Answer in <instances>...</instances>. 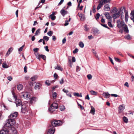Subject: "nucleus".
I'll use <instances>...</instances> for the list:
<instances>
[{
    "label": "nucleus",
    "instance_id": "f257e3e1",
    "mask_svg": "<svg viewBox=\"0 0 134 134\" xmlns=\"http://www.w3.org/2000/svg\"><path fill=\"white\" fill-rule=\"evenodd\" d=\"M15 122L14 120L8 119L7 120L4 126V128L5 129H8L9 132L15 134L16 133V131L14 128Z\"/></svg>",
    "mask_w": 134,
    "mask_h": 134
},
{
    "label": "nucleus",
    "instance_id": "f03ea898",
    "mask_svg": "<svg viewBox=\"0 0 134 134\" xmlns=\"http://www.w3.org/2000/svg\"><path fill=\"white\" fill-rule=\"evenodd\" d=\"M12 93L13 95V97L15 99V103L16 106L18 107L22 105V103L21 100L17 98V96L15 95V93L13 92H12Z\"/></svg>",
    "mask_w": 134,
    "mask_h": 134
},
{
    "label": "nucleus",
    "instance_id": "7ed1b4c3",
    "mask_svg": "<svg viewBox=\"0 0 134 134\" xmlns=\"http://www.w3.org/2000/svg\"><path fill=\"white\" fill-rule=\"evenodd\" d=\"M63 123L60 120H56L53 121L51 122L52 125V127H54L58 126H60Z\"/></svg>",
    "mask_w": 134,
    "mask_h": 134
},
{
    "label": "nucleus",
    "instance_id": "20e7f679",
    "mask_svg": "<svg viewBox=\"0 0 134 134\" xmlns=\"http://www.w3.org/2000/svg\"><path fill=\"white\" fill-rule=\"evenodd\" d=\"M20 96L22 98L28 99L30 97V95L28 92H23L20 93Z\"/></svg>",
    "mask_w": 134,
    "mask_h": 134
},
{
    "label": "nucleus",
    "instance_id": "39448f33",
    "mask_svg": "<svg viewBox=\"0 0 134 134\" xmlns=\"http://www.w3.org/2000/svg\"><path fill=\"white\" fill-rule=\"evenodd\" d=\"M117 26L119 28L125 25V24L124 22L120 20H118L117 21Z\"/></svg>",
    "mask_w": 134,
    "mask_h": 134
},
{
    "label": "nucleus",
    "instance_id": "423d86ee",
    "mask_svg": "<svg viewBox=\"0 0 134 134\" xmlns=\"http://www.w3.org/2000/svg\"><path fill=\"white\" fill-rule=\"evenodd\" d=\"M17 115L18 113L17 112L12 113L9 117V119L14 120L17 117Z\"/></svg>",
    "mask_w": 134,
    "mask_h": 134
},
{
    "label": "nucleus",
    "instance_id": "0eeeda50",
    "mask_svg": "<svg viewBox=\"0 0 134 134\" xmlns=\"http://www.w3.org/2000/svg\"><path fill=\"white\" fill-rule=\"evenodd\" d=\"M54 131V128L53 127H51L49 129L47 134H53Z\"/></svg>",
    "mask_w": 134,
    "mask_h": 134
},
{
    "label": "nucleus",
    "instance_id": "6e6552de",
    "mask_svg": "<svg viewBox=\"0 0 134 134\" xmlns=\"http://www.w3.org/2000/svg\"><path fill=\"white\" fill-rule=\"evenodd\" d=\"M103 9L105 11H109L110 10V8L109 4L105 5L103 7Z\"/></svg>",
    "mask_w": 134,
    "mask_h": 134
},
{
    "label": "nucleus",
    "instance_id": "1a4fd4ad",
    "mask_svg": "<svg viewBox=\"0 0 134 134\" xmlns=\"http://www.w3.org/2000/svg\"><path fill=\"white\" fill-rule=\"evenodd\" d=\"M4 128L0 131L1 134H7L8 133L9 130L8 129L4 130Z\"/></svg>",
    "mask_w": 134,
    "mask_h": 134
},
{
    "label": "nucleus",
    "instance_id": "9d476101",
    "mask_svg": "<svg viewBox=\"0 0 134 134\" xmlns=\"http://www.w3.org/2000/svg\"><path fill=\"white\" fill-rule=\"evenodd\" d=\"M13 47H10L8 49L7 52L5 55V56L6 57H8L13 51Z\"/></svg>",
    "mask_w": 134,
    "mask_h": 134
},
{
    "label": "nucleus",
    "instance_id": "9b49d317",
    "mask_svg": "<svg viewBox=\"0 0 134 134\" xmlns=\"http://www.w3.org/2000/svg\"><path fill=\"white\" fill-rule=\"evenodd\" d=\"M125 107L124 106V105H122L119 107V113H121L125 109Z\"/></svg>",
    "mask_w": 134,
    "mask_h": 134
},
{
    "label": "nucleus",
    "instance_id": "f8f14e48",
    "mask_svg": "<svg viewBox=\"0 0 134 134\" xmlns=\"http://www.w3.org/2000/svg\"><path fill=\"white\" fill-rule=\"evenodd\" d=\"M21 111L23 113H24L26 111V106L25 104H23L21 105Z\"/></svg>",
    "mask_w": 134,
    "mask_h": 134
},
{
    "label": "nucleus",
    "instance_id": "ddd939ff",
    "mask_svg": "<svg viewBox=\"0 0 134 134\" xmlns=\"http://www.w3.org/2000/svg\"><path fill=\"white\" fill-rule=\"evenodd\" d=\"M81 21H84L85 19V15L82 14H80L79 15Z\"/></svg>",
    "mask_w": 134,
    "mask_h": 134
},
{
    "label": "nucleus",
    "instance_id": "4468645a",
    "mask_svg": "<svg viewBox=\"0 0 134 134\" xmlns=\"http://www.w3.org/2000/svg\"><path fill=\"white\" fill-rule=\"evenodd\" d=\"M60 13L63 16H64L65 15L68 13L67 11L65 10L64 9H63L60 11Z\"/></svg>",
    "mask_w": 134,
    "mask_h": 134
},
{
    "label": "nucleus",
    "instance_id": "2eb2a0df",
    "mask_svg": "<svg viewBox=\"0 0 134 134\" xmlns=\"http://www.w3.org/2000/svg\"><path fill=\"white\" fill-rule=\"evenodd\" d=\"M99 2V3L98 5L97 8V10H98L100 9L102 5L104 4L100 0Z\"/></svg>",
    "mask_w": 134,
    "mask_h": 134
},
{
    "label": "nucleus",
    "instance_id": "dca6fc26",
    "mask_svg": "<svg viewBox=\"0 0 134 134\" xmlns=\"http://www.w3.org/2000/svg\"><path fill=\"white\" fill-rule=\"evenodd\" d=\"M122 27L123 28L125 32L126 33L129 32V31L128 29L127 26L125 24Z\"/></svg>",
    "mask_w": 134,
    "mask_h": 134
},
{
    "label": "nucleus",
    "instance_id": "f3484780",
    "mask_svg": "<svg viewBox=\"0 0 134 134\" xmlns=\"http://www.w3.org/2000/svg\"><path fill=\"white\" fill-rule=\"evenodd\" d=\"M37 100V98L35 97H33L31 98L30 99V102L31 103H35Z\"/></svg>",
    "mask_w": 134,
    "mask_h": 134
},
{
    "label": "nucleus",
    "instance_id": "a211bd4d",
    "mask_svg": "<svg viewBox=\"0 0 134 134\" xmlns=\"http://www.w3.org/2000/svg\"><path fill=\"white\" fill-rule=\"evenodd\" d=\"M103 95L105 98H108L109 97L110 94L108 92H104L103 94Z\"/></svg>",
    "mask_w": 134,
    "mask_h": 134
},
{
    "label": "nucleus",
    "instance_id": "6ab92c4d",
    "mask_svg": "<svg viewBox=\"0 0 134 134\" xmlns=\"http://www.w3.org/2000/svg\"><path fill=\"white\" fill-rule=\"evenodd\" d=\"M51 106L54 109H57L58 108V105L57 103L54 102L52 104Z\"/></svg>",
    "mask_w": 134,
    "mask_h": 134
},
{
    "label": "nucleus",
    "instance_id": "aec40b11",
    "mask_svg": "<svg viewBox=\"0 0 134 134\" xmlns=\"http://www.w3.org/2000/svg\"><path fill=\"white\" fill-rule=\"evenodd\" d=\"M120 12H119L117 13H115L113 15V18L114 19H115L118 18L120 16Z\"/></svg>",
    "mask_w": 134,
    "mask_h": 134
},
{
    "label": "nucleus",
    "instance_id": "412c9836",
    "mask_svg": "<svg viewBox=\"0 0 134 134\" xmlns=\"http://www.w3.org/2000/svg\"><path fill=\"white\" fill-rule=\"evenodd\" d=\"M105 15L107 19L109 20H110L111 18L110 14L108 12H106L105 14Z\"/></svg>",
    "mask_w": 134,
    "mask_h": 134
},
{
    "label": "nucleus",
    "instance_id": "4be33fe9",
    "mask_svg": "<svg viewBox=\"0 0 134 134\" xmlns=\"http://www.w3.org/2000/svg\"><path fill=\"white\" fill-rule=\"evenodd\" d=\"M2 67L4 68H8L9 66L7 65L6 62H5L3 63Z\"/></svg>",
    "mask_w": 134,
    "mask_h": 134
},
{
    "label": "nucleus",
    "instance_id": "5701e85b",
    "mask_svg": "<svg viewBox=\"0 0 134 134\" xmlns=\"http://www.w3.org/2000/svg\"><path fill=\"white\" fill-rule=\"evenodd\" d=\"M55 69L61 71H62L63 70V68L61 66H59L58 65H57V66L55 67Z\"/></svg>",
    "mask_w": 134,
    "mask_h": 134
},
{
    "label": "nucleus",
    "instance_id": "b1692460",
    "mask_svg": "<svg viewBox=\"0 0 134 134\" xmlns=\"http://www.w3.org/2000/svg\"><path fill=\"white\" fill-rule=\"evenodd\" d=\"M23 85L21 84L18 85L17 86V88L18 90H21L23 88Z\"/></svg>",
    "mask_w": 134,
    "mask_h": 134
},
{
    "label": "nucleus",
    "instance_id": "393cba45",
    "mask_svg": "<svg viewBox=\"0 0 134 134\" xmlns=\"http://www.w3.org/2000/svg\"><path fill=\"white\" fill-rule=\"evenodd\" d=\"M55 109L51 106H50V107L48 109V110L50 113H52L55 110Z\"/></svg>",
    "mask_w": 134,
    "mask_h": 134
},
{
    "label": "nucleus",
    "instance_id": "a878e982",
    "mask_svg": "<svg viewBox=\"0 0 134 134\" xmlns=\"http://www.w3.org/2000/svg\"><path fill=\"white\" fill-rule=\"evenodd\" d=\"M123 120L125 123H127L128 122V119L126 117L124 116L123 117Z\"/></svg>",
    "mask_w": 134,
    "mask_h": 134
},
{
    "label": "nucleus",
    "instance_id": "bb28decb",
    "mask_svg": "<svg viewBox=\"0 0 134 134\" xmlns=\"http://www.w3.org/2000/svg\"><path fill=\"white\" fill-rule=\"evenodd\" d=\"M60 110L61 111H63L65 110V106L63 105H61L59 106V107Z\"/></svg>",
    "mask_w": 134,
    "mask_h": 134
},
{
    "label": "nucleus",
    "instance_id": "cd10ccee",
    "mask_svg": "<svg viewBox=\"0 0 134 134\" xmlns=\"http://www.w3.org/2000/svg\"><path fill=\"white\" fill-rule=\"evenodd\" d=\"M57 95V94L56 92H53L52 96L54 99H55L56 98Z\"/></svg>",
    "mask_w": 134,
    "mask_h": 134
},
{
    "label": "nucleus",
    "instance_id": "c85d7f7f",
    "mask_svg": "<svg viewBox=\"0 0 134 134\" xmlns=\"http://www.w3.org/2000/svg\"><path fill=\"white\" fill-rule=\"evenodd\" d=\"M104 4L105 3L110 2V1L111 0H100Z\"/></svg>",
    "mask_w": 134,
    "mask_h": 134
},
{
    "label": "nucleus",
    "instance_id": "c756f323",
    "mask_svg": "<svg viewBox=\"0 0 134 134\" xmlns=\"http://www.w3.org/2000/svg\"><path fill=\"white\" fill-rule=\"evenodd\" d=\"M40 29H38L36 31L35 33V36H36L38 35V34H40Z\"/></svg>",
    "mask_w": 134,
    "mask_h": 134
},
{
    "label": "nucleus",
    "instance_id": "7c9ffc66",
    "mask_svg": "<svg viewBox=\"0 0 134 134\" xmlns=\"http://www.w3.org/2000/svg\"><path fill=\"white\" fill-rule=\"evenodd\" d=\"M79 45L80 47L83 48L84 46V44L82 42H80L79 43Z\"/></svg>",
    "mask_w": 134,
    "mask_h": 134
},
{
    "label": "nucleus",
    "instance_id": "2f4dec72",
    "mask_svg": "<svg viewBox=\"0 0 134 134\" xmlns=\"http://www.w3.org/2000/svg\"><path fill=\"white\" fill-rule=\"evenodd\" d=\"M49 17L51 18V19L53 20H54L55 19L56 16L55 15H50Z\"/></svg>",
    "mask_w": 134,
    "mask_h": 134
},
{
    "label": "nucleus",
    "instance_id": "473e14b6",
    "mask_svg": "<svg viewBox=\"0 0 134 134\" xmlns=\"http://www.w3.org/2000/svg\"><path fill=\"white\" fill-rule=\"evenodd\" d=\"M35 88L36 90H39L40 88V85H39L36 84L35 87Z\"/></svg>",
    "mask_w": 134,
    "mask_h": 134
},
{
    "label": "nucleus",
    "instance_id": "72a5a7b5",
    "mask_svg": "<svg viewBox=\"0 0 134 134\" xmlns=\"http://www.w3.org/2000/svg\"><path fill=\"white\" fill-rule=\"evenodd\" d=\"M128 15L127 13H126L125 15V21L127 22L128 21Z\"/></svg>",
    "mask_w": 134,
    "mask_h": 134
},
{
    "label": "nucleus",
    "instance_id": "f704fd0d",
    "mask_svg": "<svg viewBox=\"0 0 134 134\" xmlns=\"http://www.w3.org/2000/svg\"><path fill=\"white\" fill-rule=\"evenodd\" d=\"M125 38L127 40H130L131 39V37L129 34H128L126 36H125Z\"/></svg>",
    "mask_w": 134,
    "mask_h": 134
},
{
    "label": "nucleus",
    "instance_id": "c9c22d12",
    "mask_svg": "<svg viewBox=\"0 0 134 134\" xmlns=\"http://www.w3.org/2000/svg\"><path fill=\"white\" fill-rule=\"evenodd\" d=\"M53 34V31H50L47 32V34L48 36H51Z\"/></svg>",
    "mask_w": 134,
    "mask_h": 134
},
{
    "label": "nucleus",
    "instance_id": "e433bc0d",
    "mask_svg": "<svg viewBox=\"0 0 134 134\" xmlns=\"http://www.w3.org/2000/svg\"><path fill=\"white\" fill-rule=\"evenodd\" d=\"M49 37L47 36H44L43 37V39L44 40H45L47 41L49 39Z\"/></svg>",
    "mask_w": 134,
    "mask_h": 134
},
{
    "label": "nucleus",
    "instance_id": "4c0bfd02",
    "mask_svg": "<svg viewBox=\"0 0 134 134\" xmlns=\"http://www.w3.org/2000/svg\"><path fill=\"white\" fill-rule=\"evenodd\" d=\"M37 78V77L36 76H33L31 78V79L32 81H33L36 80Z\"/></svg>",
    "mask_w": 134,
    "mask_h": 134
},
{
    "label": "nucleus",
    "instance_id": "58836bf2",
    "mask_svg": "<svg viewBox=\"0 0 134 134\" xmlns=\"http://www.w3.org/2000/svg\"><path fill=\"white\" fill-rule=\"evenodd\" d=\"M100 16V14L99 13H98L96 14V16H95V18L97 20L99 19Z\"/></svg>",
    "mask_w": 134,
    "mask_h": 134
},
{
    "label": "nucleus",
    "instance_id": "ea45409f",
    "mask_svg": "<svg viewBox=\"0 0 134 134\" xmlns=\"http://www.w3.org/2000/svg\"><path fill=\"white\" fill-rule=\"evenodd\" d=\"M64 82V79L63 78H62L59 81V83L60 84H63Z\"/></svg>",
    "mask_w": 134,
    "mask_h": 134
},
{
    "label": "nucleus",
    "instance_id": "a19ab883",
    "mask_svg": "<svg viewBox=\"0 0 134 134\" xmlns=\"http://www.w3.org/2000/svg\"><path fill=\"white\" fill-rule=\"evenodd\" d=\"M45 83L48 86H49L50 85V82L48 80H47L46 81Z\"/></svg>",
    "mask_w": 134,
    "mask_h": 134
},
{
    "label": "nucleus",
    "instance_id": "79ce46f5",
    "mask_svg": "<svg viewBox=\"0 0 134 134\" xmlns=\"http://www.w3.org/2000/svg\"><path fill=\"white\" fill-rule=\"evenodd\" d=\"M108 26L110 27H113V25L111 24V22L110 21H109L108 23Z\"/></svg>",
    "mask_w": 134,
    "mask_h": 134
},
{
    "label": "nucleus",
    "instance_id": "37998d69",
    "mask_svg": "<svg viewBox=\"0 0 134 134\" xmlns=\"http://www.w3.org/2000/svg\"><path fill=\"white\" fill-rule=\"evenodd\" d=\"M35 55L36 56H37V58H41V57H42V54H35Z\"/></svg>",
    "mask_w": 134,
    "mask_h": 134
},
{
    "label": "nucleus",
    "instance_id": "c03bdc74",
    "mask_svg": "<svg viewBox=\"0 0 134 134\" xmlns=\"http://www.w3.org/2000/svg\"><path fill=\"white\" fill-rule=\"evenodd\" d=\"M87 77L88 79L89 80L91 79L92 78V75L91 74L88 75H87Z\"/></svg>",
    "mask_w": 134,
    "mask_h": 134
},
{
    "label": "nucleus",
    "instance_id": "a18cd8bd",
    "mask_svg": "<svg viewBox=\"0 0 134 134\" xmlns=\"http://www.w3.org/2000/svg\"><path fill=\"white\" fill-rule=\"evenodd\" d=\"M101 25L103 26V27L106 28H107L108 29H110V28L108 27L107 26V25L106 24H101Z\"/></svg>",
    "mask_w": 134,
    "mask_h": 134
},
{
    "label": "nucleus",
    "instance_id": "49530a36",
    "mask_svg": "<svg viewBox=\"0 0 134 134\" xmlns=\"http://www.w3.org/2000/svg\"><path fill=\"white\" fill-rule=\"evenodd\" d=\"M24 47V45H23L22 46L20 47L19 49V51H22L23 48Z\"/></svg>",
    "mask_w": 134,
    "mask_h": 134
},
{
    "label": "nucleus",
    "instance_id": "de8ad7c7",
    "mask_svg": "<svg viewBox=\"0 0 134 134\" xmlns=\"http://www.w3.org/2000/svg\"><path fill=\"white\" fill-rule=\"evenodd\" d=\"M93 54L94 55L96 56V58H98V59H99V58H98V56L97 54L95 52H93Z\"/></svg>",
    "mask_w": 134,
    "mask_h": 134
},
{
    "label": "nucleus",
    "instance_id": "09e8293b",
    "mask_svg": "<svg viewBox=\"0 0 134 134\" xmlns=\"http://www.w3.org/2000/svg\"><path fill=\"white\" fill-rule=\"evenodd\" d=\"M74 95L75 96H77L78 97H79V94L78 93H74Z\"/></svg>",
    "mask_w": 134,
    "mask_h": 134
},
{
    "label": "nucleus",
    "instance_id": "8fccbe9b",
    "mask_svg": "<svg viewBox=\"0 0 134 134\" xmlns=\"http://www.w3.org/2000/svg\"><path fill=\"white\" fill-rule=\"evenodd\" d=\"M39 49L38 48H36L33 49V51L35 52H37Z\"/></svg>",
    "mask_w": 134,
    "mask_h": 134
},
{
    "label": "nucleus",
    "instance_id": "3c124183",
    "mask_svg": "<svg viewBox=\"0 0 134 134\" xmlns=\"http://www.w3.org/2000/svg\"><path fill=\"white\" fill-rule=\"evenodd\" d=\"M78 52V49L77 48H76L75 49V50L73 51V53L74 54H75L77 52Z\"/></svg>",
    "mask_w": 134,
    "mask_h": 134
},
{
    "label": "nucleus",
    "instance_id": "603ef678",
    "mask_svg": "<svg viewBox=\"0 0 134 134\" xmlns=\"http://www.w3.org/2000/svg\"><path fill=\"white\" fill-rule=\"evenodd\" d=\"M124 86L127 87H129V85L128 83L127 82H126L124 84Z\"/></svg>",
    "mask_w": 134,
    "mask_h": 134
},
{
    "label": "nucleus",
    "instance_id": "864d4df0",
    "mask_svg": "<svg viewBox=\"0 0 134 134\" xmlns=\"http://www.w3.org/2000/svg\"><path fill=\"white\" fill-rule=\"evenodd\" d=\"M80 68L78 66H77L76 67V72H78L80 71Z\"/></svg>",
    "mask_w": 134,
    "mask_h": 134
},
{
    "label": "nucleus",
    "instance_id": "5fc2aeb1",
    "mask_svg": "<svg viewBox=\"0 0 134 134\" xmlns=\"http://www.w3.org/2000/svg\"><path fill=\"white\" fill-rule=\"evenodd\" d=\"M63 91L65 93H68L69 92V91L68 90L66 89L65 88H64L63 90Z\"/></svg>",
    "mask_w": 134,
    "mask_h": 134
},
{
    "label": "nucleus",
    "instance_id": "6e6d98bb",
    "mask_svg": "<svg viewBox=\"0 0 134 134\" xmlns=\"http://www.w3.org/2000/svg\"><path fill=\"white\" fill-rule=\"evenodd\" d=\"M98 94V92H95L94 91H93V95H96Z\"/></svg>",
    "mask_w": 134,
    "mask_h": 134
},
{
    "label": "nucleus",
    "instance_id": "4d7b16f0",
    "mask_svg": "<svg viewBox=\"0 0 134 134\" xmlns=\"http://www.w3.org/2000/svg\"><path fill=\"white\" fill-rule=\"evenodd\" d=\"M59 86L58 85H56L53 86L52 87V89L53 90H54L55 88H58Z\"/></svg>",
    "mask_w": 134,
    "mask_h": 134
},
{
    "label": "nucleus",
    "instance_id": "13d9d810",
    "mask_svg": "<svg viewBox=\"0 0 134 134\" xmlns=\"http://www.w3.org/2000/svg\"><path fill=\"white\" fill-rule=\"evenodd\" d=\"M41 58L44 60H45L46 59V56L44 55H43Z\"/></svg>",
    "mask_w": 134,
    "mask_h": 134
},
{
    "label": "nucleus",
    "instance_id": "bf43d9fd",
    "mask_svg": "<svg viewBox=\"0 0 134 134\" xmlns=\"http://www.w3.org/2000/svg\"><path fill=\"white\" fill-rule=\"evenodd\" d=\"M54 78L55 79H56L58 77V75L56 73H55L54 75Z\"/></svg>",
    "mask_w": 134,
    "mask_h": 134
},
{
    "label": "nucleus",
    "instance_id": "052dcab7",
    "mask_svg": "<svg viewBox=\"0 0 134 134\" xmlns=\"http://www.w3.org/2000/svg\"><path fill=\"white\" fill-rule=\"evenodd\" d=\"M8 79L9 81H11L12 79V77L11 76H9L8 77Z\"/></svg>",
    "mask_w": 134,
    "mask_h": 134
},
{
    "label": "nucleus",
    "instance_id": "680f3d73",
    "mask_svg": "<svg viewBox=\"0 0 134 134\" xmlns=\"http://www.w3.org/2000/svg\"><path fill=\"white\" fill-rule=\"evenodd\" d=\"M44 48L45 50L47 52H49V50L48 48V47L47 46H46L44 47Z\"/></svg>",
    "mask_w": 134,
    "mask_h": 134
},
{
    "label": "nucleus",
    "instance_id": "e2e57ef3",
    "mask_svg": "<svg viewBox=\"0 0 134 134\" xmlns=\"http://www.w3.org/2000/svg\"><path fill=\"white\" fill-rule=\"evenodd\" d=\"M52 40H53L54 41L56 39V38L55 36H52Z\"/></svg>",
    "mask_w": 134,
    "mask_h": 134
},
{
    "label": "nucleus",
    "instance_id": "0e129e2a",
    "mask_svg": "<svg viewBox=\"0 0 134 134\" xmlns=\"http://www.w3.org/2000/svg\"><path fill=\"white\" fill-rule=\"evenodd\" d=\"M64 0H61L60 2L58 3V5H59L61 4L64 2Z\"/></svg>",
    "mask_w": 134,
    "mask_h": 134
},
{
    "label": "nucleus",
    "instance_id": "69168bd1",
    "mask_svg": "<svg viewBox=\"0 0 134 134\" xmlns=\"http://www.w3.org/2000/svg\"><path fill=\"white\" fill-rule=\"evenodd\" d=\"M72 62H75V61H76V59H75V57H72Z\"/></svg>",
    "mask_w": 134,
    "mask_h": 134
},
{
    "label": "nucleus",
    "instance_id": "338daca9",
    "mask_svg": "<svg viewBox=\"0 0 134 134\" xmlns=\"http://www.w3.org/2000/svg\"><path fill=\"white\" fill-rule=\"evenodd\" d=\"M114 59L115 60L118 62H120V59H119L116 58H114Z\"/></svg>",
    "mask_w": 134,
    "mask_h": 134
},
{
    "label": "nucleus",
    "instance_id": "774afa93",
    "mask_svg": "<svg viewBox=\"0 0 134 134\" xmlns=\"http://www.w3.org/2000/svg\"><path fill=\"white\" fill-rule=\"evenodd\" d=\"M127 54L128 55L130 56L132 58H133L134 59V56H133L132 54L129 53H127Z\"/></svg>",
    "mask_w": 134,
    "mask_h": 134
}]
</instances>
